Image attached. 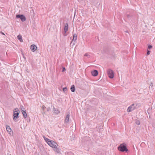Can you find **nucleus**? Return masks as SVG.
<instances>
[{
    "label": "nucleus",
    "mask_w": 155,
    "mask_h": 155,
    "mask_svg": "<svg viewBox=\"0 0 155 155\" xmlns=\"http://www.w3.org/2000/svg\"><path fill=\"white\" fill-rule=\"evenodd\" d=\"M119 151L121 152H127L128 151V150L127 148L126 144L125 143H124L120 144L117 147Z\"/></svg>",
    "instance_id": "1"
},
{
    "label": "nucleus",
    "mask_w": 155,
    "mask_h": 155,
    "mask_svg": "<svg viewBox=\"0 0 155 155\" xmlns=\"http://www.w3.org/2000/svg\"><path fill=\"white\" fill-rule=\"evenodd\" d=\"M19 114V110L18 109V108L15 109L13 115V119L14 120H16L18 117Z\"/></svg>",
    "instance_id": "2"
},
{
    "label": "nucleus",
    "mask_w": 155,
    "mask_h": 155,
    "mask_svg": "<svg viewBox=\"0 0 155 155\" xmlns=\"http://www.w3.org/2000/svg\"><path fill=\"white\" fill-rule=\"evenodd\" d=\"M48 144L50 147L53 148L57 147V146L58 145L56 143L52 140L49 141Z\"/></svg>",
    "instance_id": "3"
},
{
    "label": "nucleus",
    "mask_w": 155,
    "mask_h": 155,
    "mask_svg": "<svg viewBox=\"0 0 155 155\" xmlns=\"http://www.w3.org/2000/svg\"><path fill=\"white\" fill-rule=\"evenodd\" d=\"M107 74L110 78H114V73L112 70L110 69L108 70Z\"/></svg>",
    "instance_id": "4"
},
{
    "label": "nucleus",
    "mask_w": 155,
    "mask_h": 155,
    "mask_svg": "<svg viewBox=\"0 0 155 155\" xmlns=\"http://www.w3.org/2000/svg\"><path fill=\"white\" fill-rule=\"evenodd\" d=\"M17 18H20L22 21H25L26 18L25 16L22 15H17L16 16Z\"/></svg>",
    "instance_id": "5"
},
{
    "label": "nucleus",
    "mask_w": 155,
    "mask_h": 155,
    "mask_svg": "<svg viewBox=\"0 0 155 155\" xmlns=\"http://www.w3.org/2000/svg\"><path fill=\"white\" fill-rule=\"evenodd\" d=\"M134 105V104H132L128 108L127 110V112H130L135 109Z\"/></svg>",
    "instance_id": "6"
},
{
    "label": "nucleus",
    "mask_w": 155,
    "mask_h": 155,
    "mask_svg": "<svg viewBox=\"0 0 155 155\" xmlns=\"http://www.w3.org/2000/svg\"><path fill=\"white\" fill-rule=\"evenodd\" d=\"M30 48L31 51L34 52L37 50V47L35 45H31Z\"/></svg>",
    "instance_id": "7"
},
{
    "label": "nucleus",
    "mask_w": 155,
    "mask_h": 155,
    "mask_svg": "<svg viewBox=\"0 0 155 155\" xmlns=\"http://www.w3.org/2000/svg\"><path fill=\"white\" fill-rule=\"evenodd\" d=\"M6 130L8 133L11 135L12 134H13V132L11 129L10 127L9 126H6Z\"/></svg>",
    "instance_id": "8"
},
{
    "label": "nucleus",
    "mask_w": 155,
    "mask_h": 155,
    "mask_svg": "<svg viewBox=\"0 0 155 155\" xmlns=\"http://www.w3.org/2000/svg\"><path fill=\"white\" fill-rule=\"evenodd\" d=\"M98 72L97 70H94L91 71V74L94 76H96L98 74Z\"/></svg>",
    "instance_id": "9"
},
{
    "label": "nucleus",
    "mask_w": 155,
    "mask_h": 155,
    "mask_svg": "<svg viewBox=\"0 0 155 155\" xmlns=\"http://www.w3.org/2000/svg\"><path fill=\"white\" fill-rule=\"evenodd\" d=\"M77 39V35L76 34H74L73 35V38L71 41V43L73 41H74V42L76 41Z\"/></svg>",
    "instance_id": "10"
},
{
    "label": "nucleus",
    "mask_w": 155,
    "mask_h": 155,
    "mask_svg": "<svg viewBox=\"0 0 155 155\" xmlns=\"http://www.w3.org/2000/svg\"><path fill=\"white\" fill-rule=\"evenodd\" d=\"M68 23H66L64 24V31L65 32H66L67 31H68Z\"/></svg>",
    "instance_id": "11"
},
{
    "label": "nucleus",
    "mask_w": 155,
    "mask_h": 155,
    "mask_svg": "<svg viewBox=\"0 0 155 155\" xmlns=\"http://www.w3.org/2000/svg\"><path fill=\"white\" fill-rule=\"evenodd\" d=\"M70 115L69 114H68L66 116L65 120V123H68L69 122V120Z\"/></svg>",
    "instance_id": "12"
},
{
    "label": "nucleus",
    "mask_w": 155,
    "mask_h": 155,
    "mask_svg": "<svg viewBox=\"0 0 155 155\" xmlns=\"http://www.w3.org/2000/svg\"><path fill=\"white\" fill-rule=\"evenodd\" d=\"M31 10H30V14L32 18V17L34 18V11L33 10V9L31 8H30Z\"/></svg>",
    "instance_id": "13"
},
{
    "label": "nucleus",
    "mask_w": 155,
    "mask_h": 155,
    "mask_svg": "<svg viewBox=\"0 0 155 155\" xmlns=\"http://www.w3.org/2000/svg\"><path fill=\"white\" fill-rule=\"evenodd\" d=\"M53 111L56 114H58L60 113V111L57 109L55 108L54 107L53 108Z\"/></svg>",
    "instance_id": "14"
},
{
    "label": "nucleus",
    "mask_w": 155,
    "mask_h": 155,
    "mask_svg": "<svg viewBox=\"0 0 155 155\" xmlns=\"http://www.w3.org/2000/svg\"><path fill=\"white\" fill-rule=\"evenodd\" d=\"M71 91L72 92H74L75 91V86L74 85H72L71 87L70 88Z\"/></svg>",
    "instance_id": "15"
},
{
    "label": "nucleus",
    "mask_w": 155,
    "mask_h": 155,
    "mask_svg": "<svg viewBox=\"0 0 155 155\" xmlns=\"http://www.w3.org/2000/svg\"><path fill=\"white\" fill-rule=\"evenodd\" d=\"M134 104V107H135V109L139 107L140 106V103H135L134 104Z\"/></svg>",
    "instance_id": "16"
},
{
    "label": "nucleus",
    "mask_w": 155,
    "mask_h": 155,
    "mask_svg": "<svg viewBox=\"0 0 155 155\" xmlns=\"http://www.w3.org/2000/svg\"><path fill=\"white\" fill-rule=\"evenodd\" d=\"M17 38L20 41L22 42H23V39L22 37L20 35H19L17 36Z\"/></svg>",
    "instance_id": "17"
},
{
    "label": "nucleus",
    "mask_w": 155,
    "mask_h": 155,
    "mask_svg": "<svg viewBox=\"0 0 155 155\" xmlns=\"http://www.w3.org/2000/svg\"><path fill=\"white\" fill-rule=\"evenodd\" d=\"M22 114L23 115L24 117L25 118H26L27 117V114L25 112V110H22Z\"/></svg>",
    "instance_id": "18"
},
{
    "label": "nucleus",
    "mask_w": 155,
    "mask_h": 155,
    "mask_svg": "<svg viewBox=\"0 0 155 155\" xmlns=\"http://www.w3.org/2000/svg\"><path fill=\"white\" fill-rule=\"evenodd\" d=\"M54 148V150L56 152L59 153L60 152V149L59 147H58V146H57V147Z\"/></svg>",
    "instance_id": "19"
},
{
    "label": "nucleus",
    "mask_w": 155,
    "mask_h": 155,
    "mask_svg": "<svg viewBox=\"0 0 155 155\" xmlns=\"http://www.w3.org/2000/svg\"><path fill=\"white\" fill-rule=\"evenodd\" d=\"M43 137L44 138L45 140L47 143L48 144V141L51 140H50L49 139L45 137V136H44Z\"/></svg>",
    "instance_id": "20"
},
{
    "label": "nucleus",
    "mask_w": 155,
    "mask_h": 155,
    "mask_svg": "<svg viewBox=\"0 0 155 155\" xmlns=\"http://www.w3.org/2000/svg\"><path fill=\"white\" fill-rule=\"evenodd\" d=\"M152 48V46L151 45H148V48L149 49H151Z\"/></svg>",
    "instance_id": "21"
},
{
    "label": "nucleus",
    "mask_w": 155,
    "mask_h": 155,
    "mask_svg": "<svg viewBox=\"0 0 155 155\" xmlns=\"http://www.w3.org/2000/svg\"><path fill=\"white\" fill-rule=\"evenodd\" d=\"M135 123L138 125H139L140 124V121L138 120H137L135 122Z\"/></svg>",
    "instance_id": "22"
},
{
    "label": "nucleus",
    "mask_w": 155,
    "mask_h": 155,
    "mask_svg": "<svg viewBox=\"0 0 155 155\" xmlns=\"http://www.w3.org/2000/svg\"><path fill=\"white\" fill-rule=\"evenodd\" d=\"M67 90V89L66 87H64L63 89V92H65Z\"/></svg>",
    "instance_id": "23"
},
{
    "label": "nucleus",
    "mask_w": 155,
    "mask_h": 155,
    "mask_svg": "<svg viewBox=\"0 0 155 155\" xmlns=\"http://www.w3.org/2000/svg\"><path fill=\"white\" fill-rule=\"evenodd\" d=\"M84 55L85 56L87 57L88 58H89L90 57V55L87 53L85 54Z\"/></svg>",
    "instance_id": "24"
},
{
    "label": "nucleus",
    "mask_w": 155,
    "mask_h": 155,
    "mask_svg": "<svg viewBox=\"0 0 155 155\" xmlns=\"http://www.w3.org/2000/svg\"><path fill=\"white\" fill-rule=\"evenodd\" d=\"M41 108L44 111L45 109L46 108V107H45L44 105H43L42 106Z\"/></svg>",
    "instance_id": "25"
},
{
    "label": "nucleus",
    "mask_w": 155,
    "mask_h": 155,
    "mask_svg": "<svg viewBox=\"0 0 155 155\" xmlns=\"http://www.w3.org/2000/svg\"><path fill=\"white\" fill-rule=\"evenodd\" d=\"M126 15L127 18H130L131 17V16L129 15L128 14H127Z\"/></svg>",
    "instance_id": "26"
},
{
    "label": "nucleus",
    "mask_w": 155,
    "mask_h": 155,
    "mask_svg": "<svg viewBox=\"0 0 155 155\" xmlns=\"http://www.w3.org/2000/svg\"><path fill=\"white\" fill-rule=\"evenodd\" d=\"M150 51L147 50V55H149V54H150Z\"/></svg>",
    "instance_id": "27"
},
{
    "label": "nucleus",
    "mask_w": 155,
    "mask_h": 155,
    "mask_svg": "<svg viewBox=\"0 0 155 155\" xmlns=\"http://www.w3.org/2000/svg\"><path fill=\"white\" fill-rule=\"evenodd\" d=\"M65 70H66L65 68L64 67H63L62 72H64V71H65Z\"/></svg>",
    "instance_id": "28"
},
{
    "label": "nucleus",
    "mask_w": 155,
    "mask_h": 155,
    "mask_svg": "<svg viewBox=\"0 0 155 155\" xmlns=\"http://www.w3.org/2000/svg\"><path fill=\"white\" fill-rule=\"evenodd\" d=\"M66 33V32L64 31V32L63 33V35L64 36H66L67 35V34Z\"/></svg>",
    "instance_id": "29"
},
{
    "label": "nucleus",
    "mask_w": 155,
    "mask_h": 155,
    "mask_svg": "<svg viewBox=\"0 0 155 155\" xmlns=\"http://www.w3.org/2000/svg\"><path fill=\"white\" fill-rule=\"evenodd\" d=\"M150 86L151 87H153V83L152 82H150Z\"/></svg>",
    "instance_id": "30"
},
{
    "label": "nucleus",
    "mask_w": 155,
    "mask_h": 155,
    "mask_svg": "<svg viewBox=\"0 0 155 155\" xmlns=\"http://www.w3.org/2000/svg\"><path fill=\"white\" fill-rule=\"evenodd\" d=\"M21 110H24V108H23V106H21Z\"/></svg>",
    "instance_id": "31"
},
{
    "label": "nucleus",
    "mask_w": 155,
    "mask_h": 155,
    "mask_svg": "<svg viewBox=\"0 0 155 155\" xmlns=\"http://www.w3.org/2000/svg\"><path fill=\"white\" fill-rule=\"evenodd\" d=\"M51 108L50 107H48L47 108V110L48 111H49L50 110Z\"/></svg>",
    "instance_id": "32"
},
{
    "label": "nucleus",
    "mask_w": 155,
    "mask_h": 155,
    "mask_svg": "<svg viewBox=\"0 0 155 155\" xmlns=\"http://www.w3.org/2000/svg\"><path fill=\"white\" fill-rule=\"evenodd\" d=\"M42 114H43V115L45 114V112L44 111V110L42 112Z\"/></svg>",
    "instance_id": "33"
},
{
    "label": "nucleus",
    "mask_w": 155,
    "mask_h": 155,
    "mask_svg": "<svg viewBox=\"0 0 155 155\" xmlns=\"http://www.w3.org/2000/svg\"><path fill=\"white\" fill-rule=\"evenodd\" d=\"M1 33L2 34V35H5V34H4V33L2 32H1Z\"/></svg>",
    "instance_id": "34"
},
{
    "label": "nucleus",
    "mask_w": 155,
    "mask_h": 155,
    "mask_svg": "<svg viewBox=\"0 0 155 155\" xmlns=\"http://www.w3.org/2000/svg\"><path fill=\"white\" fill-rule=\"evenodd\" d=\"M68 154L69 155V154H71V155H73V154L72 153H68Z\"/></svg>",
    "instance_id": "35"
},
{
    "label": "nucleus",
    "mask_w": 155,
    "mask_h": 155,
    "mask_svg": "<svg viewBox=\"0 0 155 155\" xmlns=\"http://www.w3.org/2000/svg\"><path fill=\"white\" fill-rule=\"evenodd\" d=\"M75 44V43H73V45H74Z\"/></svg>",
    "instance_id": "36"
},
{
    "label": "nucleus",
    "mask_w": 155,
    "mask_h": 155,
    "mask_svg": "<svg viewBox=\"0 0 155 155\" xmlns=\"http://www.w3.org/2000/svg\"><path fill=\"white\" fill-rule=\"evenodd\" d=\"M102 128H101L100 130H102Z\"/></svg>",
    "instance_id": "37"
}]
</instances>
